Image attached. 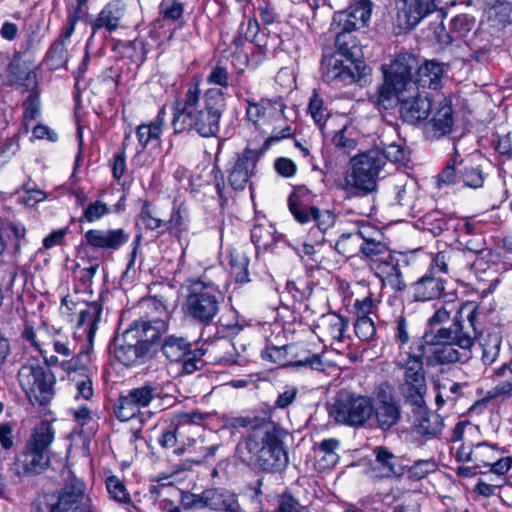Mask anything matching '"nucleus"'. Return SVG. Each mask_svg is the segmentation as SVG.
<instances>
[{"label":"nucleus","mask_w":512,"mask_h":512,"mask_svg":"<svg viewBox=\"0 0 512 512\" xmlns=\"http://www.w3.org/2000/svg\"><path fill=\"white\" fill-rule=\"evenodd\" d=\"M284 435L274 422H263L254 426L253 431L237 444L235 454L244 463L253 462L263 472H280L288 465Z\"/></svg>","instance_id":"1"},{"label":"nucleus","mask_w":512,"mask_h":512,"mask_svg":"<svg viewBox=\"0 0 512 512\" xmlns=\"http://www.w3.org/2000/svg\"><path fill=\"white\" fill-rule=\"evenodd\" d=\"M335 32L337 51L324 56L321 69L323 80L335 87L361 83L370 69L361 60L362 49L358 39L352 34L354 30L332 27Z\"/></svg>","instance_id":"2"},{"label":"nucleus","mask_w":512,"mask_h":512,"mask_svg":"<svg viewBox=\"0 0 512 512\" xmlns=\"http://www.w3.org/2000/svg\"><path fill=\"white\" fill-rule=\"evenodd\" d=\"M417 67L418 60L413 54H397L388 68L383 67L384 82L377 91V104L387 109L392 106L395 95L417 86L412 79Z\"/></svg>","instance_id":"3"},{"label":"nucleus","mask_w":512,"mask_h":512,"mask_svg":"<svg viewBox=\"0 0 512 512\" xmlns=\"http://www.w3.org/2000/svg\"><path fill=\"white\" fill-rule=\"evenodd\" d=\"M384 166L379 149L369 150L353 159L351 171L344 177L342 189L349 197L365 196L376 188L377 179Z\"/></svg>","instance_id":"4"},{"label":"nucleus","mask_w":512,"mask_h":512,"mask_svg":"<svg viewBox=\"0 0 512 512\" xmlns=\"http://www.w3.org/2000/svg\"><path fill=\"white\" fill-rule=\"evenodd\" d=\"M54 438L55 432L48 421H41L35 426L25 450L18 458L25 473L38 474L49 466L50 445Z\"/></svg>","instance_id":"5"},{"label":"nucleus","mask_w":512,"mask_h":512,"mask_svg":"<svg viewBox=\"0 0 512 512\" xmlns=\"http://www.w3.org/2000/svg\"><path fill=\"white\" fill-rule=\"evenodd\" d=\"M18 380L33 405H46L54 395L55 377L49 369L40 364L38 357H32L21 367Z\"/></svg>","instance_id":"6"},{"label":"nucleus","mask_w":512,"mask_h":512,"mask_svg":"<svg viewBox=\"0 0 512 512\" xmlns=\"http://www.w3.org/2000/svg\"><path fill=\"white\" fill-rule=\"evenodd\" d=\"M329 415L337 423L363 426L373 415V405L368 397L341 392L331 406Z\"/></svg>","instance_id":"7"},{"label":"nucleus","mask_w":512,"mask_h":512,"mask_svg":"<svg viewBox=\"0 0 512 512\" xmlns=\"http://www.w3.org/2000/svg\"><path fill=\"white\" fill-rule=\"evenodd\" d=\"M394 101L399 104L401 119L411 125L426 121L432 111V100L429 94L421 91L418 86L395 95Z\"/></svg>","instance_id":"8"},{"label":"nucleus","mask_w":512,"mask_h":512,"mask_svg":"<svg viewBox=\"0 0 512 512\" xmlns=\"http://www.w3.org/2000/svg\"><path fill=\"white\" fill-rule=\"evenodd\" d=\"M452 328H440L436 333L429 331L418 339L415 348L418 352H425L426 346H446L457 345L461 349H470L473 345L474 338L463 332V324L458 317H454Z\"/></svg>","instance_id":"9"},{"label":"nucleus","mask_w":512,"mask_h":512,"mask_svg":"<svg viewBox=\"0 0 512 512\" xmlns=\"http://www.w3.org/2000/svg\"><path fill=\"white\" fill-rule=\"evenodd\" d=\"M372 405L377 427L382 431L390 430L401 420V406L388 384L377 387Z\"/></svg>","instance_id":"10"},{"label":"nucleus","mask_w":512,"mask_h":512,"mask_svg":"<svg viewBox=\"0 0 512 512\" xmlns=\"http://www.w3.org/2000/svg\"><path fill=\"white\" fill-rule=\"evenodd\" d=\"M187 315L201 322L210 321L218 311V302L214 295L199 285L194 286L187 296L185 305Z\"/></svg>","instance_id":"11"},{"label":"nucleus","mask_w":512,"mask_h":512,"mask_svg":"<svg viewBox=\"0 0 512 512\" xmlns=\"http://www.w3.org/2000/svg\"><path fill=\"white\" fill-rule=\"evenodd\" d=\"M371 12L372 3L369 0L356 1L347 9L334 13L331 27L343 30H359L367 25Z\"/></svg>","instance_id":"12"},{"label":"nucleus","mask_w":512,"mask_h":512,"mask_svg":"<svg viewBox=\"0 0 512 512\" xmlns=\"http://www.w3.org/2000/svg\"><path fill=\"white\" fill-rule=\"evenodd\" d=\"M224 106V98L221 88H210L205 93V109L209 123H203V111H199V120L196 123V131L202 136L214 135L219 130V120Z\"/></svg>","instance_id":"13"},{"label":"nucleus","mask_w":512,"mask_h":512,"mask_svg":"<svg viewBox=\"0 0 512 512\" xmlns=\"http://www.w3.org/2000/svg\"><path fill=\"white\" fill-rule=\"evenodd\" d=\"M368 266L383 284L389 285L393 290L402 291L406 288L398 260L391 252L387 256L371 261Z\"/></svg>","instance_id":"14"},{"label":"nucleus","mask_w":512,"mask_h":512,"mask_svg":"<svg viewBox=\"0 0 512 512\" xmlns=\"http://www.w3.org/2000/svg\"><path fill=\"white\" fill-rule=\"evenodd\" d=\"M199 91L197 86L190 88L186 94L185 103L182 105L180 102H176L173 107L174 117L172 125L175 133H180L185 130L195 129L196 123L199 120V112L194 114L193 108L198 103Z\"/></svg>","instance_id":"15"},{"label":"nucleus","mask_w":512,"mask_h":512,"mask_svg":"<svg viewBox=\"0 0 512 512\" xmlns=\"http://www.w3.org/2000/svg\"><path fill=\"white\" fill-rule=\"evenodd\" d=\"M129 239L123 229H91L85 233L88 246L95 249L118 250Z\"/></svg>","instance_id":"16"},{"label":"nucleus","mask_w":512,"mask_h":512,"mask_svg":"<svg viewBox=\"0 0 512 512\" xmlns=\"http://www.w3.org/2000/svg\"><path fill=\"white\" fill-rule=\"evenodd\" d=\"M375 460L371 464V473L375 478L400 477L403 474V467L398 458L386 447L374 448Z\"/></svg>","instance_id":"17"},{"label":"nucleus","mask_w":512,"mask_h":512,"mask_svg":"<svg viewBox=\"0 0 512 512\" xmlns=\"http://www.w3.org/2000/svg\"><path fill=\"white\" fill-rule=\"evenodd\" d=\"M453 124L452 106L447 100H443L433 117L425 123V134L428 138H440L451 132Z\"/></svg>","instance_id":"18"},{"label":"nucleus","mask_w":512,"mask_h":512,"mask_svg":"<svg viewBox=\"0 0 512 512\" xmlns=\"http://www.w3.org/2000/svg\"><path fill=\"white\" fill-rule=\"evenodd\" d=\"M435 9L434 0H399V17L404 18L408 28H414Z\"/></svg>","instance_id":"19"},{"label":"nucleus","mask_w":512,"mask_h":512,"mask_svg":"<svg viewBox=\"0 0 512 512\" xmlns=\"http://www.w3.org/2000/svg\"><path fill=\"white\" fill-rule=\"evenodd\" d=\"M396 199L400 206L404 207L411 216L417 217L422 212L419 199L418 184L414 179L406 178L404 183L396 185Z\"/></svg>","instance_id":"20"},{"label":"nucleus","mask_w":512,"mask_h":512,"mask_svg":"<svg viewBox=\"0 0 512 512\" xmlns=\"http://www.w3.org/2000/svg\"><path fill=\"white\" fill-rule=\"evenodd\" d=\"M166 329V322L161 317L139 322V352L156 351V341Z\"/></svg>","instance_id":"21"},{"label":"nucleus","mask_w":512,"mask_h":512,"mask_svg":"<svg viewBox=\"0 0 512 512\" xmlns=\"http://www.w3.org/2000/svg\"><path fill=\"white\" fill-rule=\"evenodd\" d=\"M416 79L414 82L420 88H429L436 90L440 87L441 79L444 73L443 65L435 60L425 61L422 65L418 64L415 70Z\"/></svg>","instance_id":"22"},{"label":"nucleus","mask_w":512,"mask_h":512,"mask_svg":"<svg viewBox=\"0 0 512 512\" xmlns=\"http://www.w3.org/2000/svg\"><path fill=\"white\" fill-rule=\"evenodd\" d=\"M444 291V281L433 275H424L413 284L414 299L429 301L439 298Z\"/></svg>","instance_id":"23"},{"label":"nucleus","mask_w":512,"mask_h":512,"mask_svg":"<svg viewBox=\"0 0 512 512\" xmlns=\"http://www.w3.org/2000/svg\"><path fill=\"white\" fill-rule=\"evenodd\" d=\"M255 166L254 152L246 150L238 157L230 175V185L234 190H243L249 180V169Z\"/></svg>","instance_id":"24"},{"label":"nucleus","mask_w":512,"mask_h":512,"mask_svg":"<svg viewBox=\"0 0 512 512\" xmlns=\"http://www.w3.org/2000/svg\"><path fill=\"white\" fill-rule=\"evenodd\" d=\"M419 220L422 223L423 229L427 230L434 236H438L450 228L457 229L461 224L457 219L447 217L439 210L428 212L423 216H420Z\"/></svg>","instance_id":"25"},{"label":"nucleus","mask_w":512,"mask_h":512,"mask_svg":"<svg viewBox=\"0 0 512 512\" xmlns=\"http://www.w3.org/2000/svg\"><path fill=\"white\" fill-rule=\"evenodd\" d=\"M83 498L84 484L76 480L62 489L60 494L56 496V503L60 512H72L76 506H81L80 503Z\"/></svg>","instance_id":"26"},{"label":"nucleus","mask_w":512,"mask_h":512,"mask_svg":"<svg viewBox=\"0 0 512 512\" xmlns=\"http://www.w3.org/2000/svg\"><path fill=\"white\" fill-rule=\"evenodd\" d=\"M321 335L333 344L334 341H341L347 327V321L336 313L323 315L318 324Z\"/></svg>","instance_id":"27"},{"label":"nucleus","mask_w":512,"mask_h":512,"mask_svg":"<svg viewBox=\"0 0 512 512\" xmlns=\"http://www.w3.org/2000/svg\"><path fill=\"white\" fill-rule=\"evenodd\" d=\"M249 37H252L251 42L263 50V52L275 51L281 43V40L276 32L271 33V31L267 30L266 28L260 29L256 22L254 23L253 28L251 21H249V28L246 33V39Z\"/></svg>","instance_id":"28"},{"label":"nucleus","mask_w":512,"mask_h":512,"mask_svg":"<svg viewBox=\"0 0 512 512\" xmlns=\"http://www.w3.org/2000/svg\"><path fill=\"white\" fill-rule=\"evenodd\" d=\"M124 14V5L120 1L108 3L100 12L93 24V29L106 28L108 31H114L119 26V21Z\"/></svg>","instance_id":"29"},{"label":"nucleus","mask_w":512,"mask_h":512,"mask_svg":"<svg viewBox=\"0 0 512 512\" xmlns=\"http://www.w3.org/2000/svg\"><path fill=\"white\" fill-rule=\"evenodd\" d=\"M230 277L236 284L242 285L248 283L249 279V258L247 253L239 248H233L230 251Z\"/></svg>","instance_id":"30"},{"label":"nucleus","mask_w":512,"mask_h":512,"mask_svg":"<svg viewBox=\"0 0 512 512\" xmlns=\"http://www.w3.org/2000/svg\"><path fill=\"white\" fill-rule=\"evenodd\" d=\"M339 441L334 438L325 439L314 448L315 457L321 469H330L336 465L339 460L337 450Z\"/></svg>","instance_id":"31"},{"label":"nucleus","mask_w":512,"mask_h":512,"mask_svg":"<svg viewBox=\"0 0 512 512\" xmlns=\"http://www.w3.org/2000/svg\"><path fill=\"white\" fill-rule=\"evenodd\" d=\"M278 239L276 229L271 223H260L251 229V240L257 249L267 250L272 247Z\"/></svg>","instance_id":"32"},{"label":"nucleus","mask_w":512,"mask_h":512,"mask_svg":"<svg viewBox=\"0 0 512 512\" xmlns=\"http://www.w3.org/2000/svg\"><path fill=\"white\" fill-rule=\"evenodd\" d=\"M101 314V306L97 302H92L86 309L82 310L78 319V328L87 326L84 332L87 334L89 343H92L96 325Z\"/></svg>","instance_id":"33"},{"label":"nucleus","mask_w":512,"mask_h":512,"mask_svg":"<svg viewBox=\"0 0 512 512\" xmlns=\"http://www.w3.org/2000/svg\"><path fill=\"white\" fill-rule=\"evenodd\" d=\"M463 165V159L454 148V155L447 161L446 166L438 174V186L453 185L460 181V169Z\"/></svg>","instance_id":"34"},{"label":"nucleus","mask_w":512,"mask_h":512,"mask_svg":"<svg viewBox=\"0 0 512 512\" xmlns=\"http://www.w3.org/2000/svg\"><path fill=\"white\" fill-rule=\"evenodd\" d=\"M10 81L28 91L36 86V74L29 67L20 63H11L9 66Z\"/></svg>","instance_id":"35"},{"label":"nucleus","mask_w":512,"mask_h":512,"mask_svg":"<svg viewBox=\"0 0 512 512\" xmlns=\"http://www.w3.org/2000/svg\"><path fill=\"white\" fill-rule=\"evenodd\" d=\"M285 105L283 103H272L270 101H262L261 103H249L247 107V118L256 124L261 116L266 114L267 110H274L276 112V120L280 121L285 118L284 116Z\"/></svg>","instance_id":"36"},{"label":"nucleus","mask_w":512,"mask_h":512,"mask_svg":"<svg viewBox=\"0 0 512 512\" xmlns=\"http://www.w3.org/2000/svg\"><path fill=\"white\" fill-rule=\"evenodd\" d=\"M409 356L405 371L407 388L420 387V389H425L426 383L422 361L420 357H412V354H409Z\"/></svg>","instance_id":"37"},{"label":"nucleus","mask_w":512,"mask_h":512,"mask_svg":"<svg viewBox=\"0 0 512 512\" xmlns=\"http://www.w3.org/2000/svg\"><path fill=\"white\" fill-rule=\"evenodd\" d=\"M443 427V419L435 413L424 412L416 424V430L420 435L435 437L440 434Z\"/></svg>","instance_id":"38"},{"label":"nucleus","mask_w":512,"mask_h":512,"mask_svg":"<svg viewBox=\"0 0 512 512\" xmlns=\"http://www.w3.org/2000/svg\"><path fill=\"white\" fill-rule=\"evenodd\" d=\"M332 142L345 154H350L357 147V133L351 126H344L332 138Z\"/></svg>","instance_id":"39"},{"label":"nucleus","mask_w":512,"mask_h":512,"mask_svg":"<svg viewBox=\"0 0 512 512\" xmlns=\"http://www.w3.org/2000/svg\"><path fill=\"white\" fill-rule=\"evenodd\" d=\"M288 207L294 218L301 224L313 221L316 207L308 206L299 200L297 194L292 193L288 198Z\"/></svg>","instance_id":"40"},{"label":"nucleus","mask_w":512,"mask_h":512,"mask_svg":"<svg viewBox=\"0 0 512 512\" xmlns=\"http://www.w3.org/2000/svg\"><path fill=\"white\" fill-rule=\"evenodd\" d=\"M139 322H135L129 329L125 330L122 335L115 337L114 345L116 349L122 351L135 349L139 352Z\"/></svg>","instance_id":"41"},{"label":"nucleus","mask_w":512,"mask_h":512,"mask_svg":"<svg viewBox=\"0 0 512 512\" xmlns=\"http://www.w3.org/2000/svg\"><path fill=\"white\" fill-rule=\"evenodd\" d=\"M189 354H183L175 359L171 358V369L177 371L178 375L191 374L203 367L204 361L201 357L193 354V357H187Z\"/></svg>","instance_id":"42"},{"label":"nucleus","mask_w":512,"mask_h":512,"mask_svg":"<svg viewBox=\"0 0 512 512\" xmlns=\"http://www.w3.org/2000/svg\"><path fill=\"white\" fill-rule=\"evenodd\" d=\"M140 410L134 403L133 399L127 393L126 395H121L114 405V414L120 421H128L136 416H138Z\"/></svg>","instance_id":"43"},{"label":"nucleus","mask_w":512,"mask_h":512,"mask_svg":"<svg viewBox=\"0 0 512 512\" xmlns=\"http://www.w3.org/2000/svg\"><path fill=\"white\" fill-rule=\"evenodd\" d=\"M460 180H462L464 186L476 189L482 187L484 177L478 166L463 161L460 168Z\"/></svg>","instance_id":"44"},{"label":"nucleus","mask_w":512,"mask_h":512,"mask_svg":"<svg viewBox=\"0 0 512 512\" xmlns=\"http://www.w3.org/2000/svg\"><path fill=\"white\" fill-rule=\"evenodd\" d=\"M359 251L364 255L368 264L375 259H379L391 252L385 243L379 239L361 243Z\"/></svg>","instance_id":"45"},{"label":"nucleus","mask_w":512,"mask_h":512,"mask_svg":"<svg viewBox=\"0 0 512 512\" xmlns=\"http://www.w3.org/2000/svg\"><path fill=\"white\" fill-rule=\"evenodd\" d=\"M325 354H313L304 360L291 362L289 366L308 367L312 370L324 372L328 367L334 366V361L324 358Z\"/></svg>","instance_id":"46"},{"label":"nucleus","mask_w":512,"mask_h":512,"mask_svg":"<svg viewBox=\"0 0 512 512\" xmlns=\"http://www.w3.org/2000/svg\"><path fill=\"white\" fill-rule=\"evenodd\" d=\"M128 393L138 409L141 410V408L147 407L154 399L155 388L150 385H144L142 387L131 389Z\"/></svg>","instance_id":"47"},{"label":"nucleus","mask_w":512,"mask_h":512,"mask_svg":"<svg viewBox=\"0 0 512 512\" xmlns=\"http://www.w3.org/2000/svg\"><path fill=\"white\" fill-rule=\"evenodd\" d=\"M235 45V52L232 54V65L242 71L244 67L248 66L249 64V57H248V50L252 48L251 44H249L247 47L244 44V40L239 37L235 39L234 43Z\"/></svg>","instance_id":"48"},{"label":"nucleus","mask_w":512,"mask_h":512,"mask_svg":"<svg viewBox=\"0 0 512 512\" xmlns=\"http://www.w3.org/2000/svg\"><path fill=\"white\" fill-rule=\"evenodd\" d=\"M106 487L110 496L118 502H130V495L126 490L123 482L116 476H110L106 480Z\"/></svg>","instance_id":"49"},{"label":"nucleus","mask_w":512,"mask_h":512,"mask_svg":"<svg viewBox=\"0 0 512 512\" xmlns=\"http://www.w3.org/2000/svg\"><path fill=\"white\" fill-rule=\"evenodd\" d=\"M436 464L430 460H419L415 462L407 471L409 479L419 481L429 473L436 471Z\"/></svg>","instance_id":"50"},{"label":"nucleus","mask_w":512,"mask_h":512,"mask_svg":"<svg viewBox=\"0 0 512 512\" xmlns=\"http://www.w3.org/2000/svg\"><path fill=\"white\" fill-rule=\"evenodd\" d=\"M487 449H488V444L486 442L477 444L475 446L474 450H470L468 452H466L465 449L462 447V448L458 449V451H457V459H458V461H466V462L476 461L477 465L475 466V468L481 467V465H483L484 467H487L489 465V463L480 459V453L482 452V450H487Z\"/></svg>","instance_id":"51"},{"label":"nucleus","mask_w":512,"mask_h":512,"mask_svg":"<svg viewBox=\"0 0 512 512\" xmlns=\"http://www.w3.org/2000/svg\"><path fill=\"white\" fill-rule=\"evenodd\" d=\"M380 156L384 158V164L386 160L393 163H402L407 160V153L405 149L399 144H389L383 150H380Z\"/></svg>","instance_id":"52"},{"label":"nucleus","mask_w":512,"mask_h":512,"mask_svg":"<svg viewBox=\"0 0 512 512\" xmlns=\"http://www.w3.org/2000/svg\"><path fill=\"white\" fill-rule=\"evenodd\" d=\"M354 328L356 335L362 340H369L376 333L375 324L370 317H358Z\"/></svg>","instance_id":"53"},{"label":"nucleus","mask_w":512,"mask_h":512,"mask_svg":"<svg viewBox=\"0 0 512 512\" xmlns=\"http://www.w3.org/2000/svg\"><path fill=\"white\" fill-rule=\"evenodd\" d=\"M162 350H181L185 352H203L202 348L191 350V343L182 337L171 335L160 345Z\"/></svg>","instance_id":"54"},{"label":"nucleus","mask_w":512,"mask_h":512,"mask_svg":"<svg viewBox=\"0 0 512 512\" xmlns=\"http://www.w3.org/2000/svg\"><path fill=\"white\" fill-rule=\"evenodd\" d=\"M277 512H309L307 507L301 505L300 502L291 494L284 493L279 501Z\"/></svg>","instance_id":"55"},{"label":"nucleus","mask_w":512,"mask_h":512,"mask_svg":"<svg viewBox=\"0 0 512 512\" xmlns=\"http://www.w3.org/2000/svg\"><path fill=\"white\" fill-rule=\"evenodd\" d=\"M203 506L212 510H221L224 496L218 489H207L202 493Z\"/></svg>","instance_id":"56"},{"label":"nucleus","mask_w":512,"mask_h":512,"mask_svg":"<svg viewBox=\"0 0 512 512\" xmlns=\"http://www.w3.org/2000/svg\"><path fill=\"white\" fill-rule=\"evenodd\" d=\"M48 57L53 61L55 68L62 66L67 61V49L64 40H58L51 46Z\"/></svg>","instance_id":"57"},{"label":"nucleus","mask_w":512,"mask_h":512,"mask_svg":"<svg viewBox=\"0 0 512 512\" xmlns=\"http://www.w3.org/2000/svg\"><path fill=\"white\" fill-rule=\"evenodd\" d=\"M351 236L352 233H344L339 237L335 244V249L339 254L350 257L359 250V244H354Z\"/></svg>","instance_id":"58"},{"label":"nucleus","mask_w":512,"mask_h":512,"mask_svg":"<svg viewBox=\"0 0 512 512\" xmlns=\"http://www.w3.org/2000/svg\"><path fill=\"white\" fill-rule=\"evenodd\" d=\"M314 211L313 221L317 224L321 232H325L332 227L336 220V215L331 210H319L317 207Z\"/></svg>","instance_id":"59"},{"label":"nucleus","mask_w":512,"mask_h":512,"mask_svg":"<svg viewBox=\"0 0 512 512\" xmlns=\"http://www.w3.org/2000/svg\"><path fill=\"white\" fill-rule=\"evenodd\" d=\"M472 23L465 15L456 16L451 20L450 30L457 38H462L471 30Z\"/></svg>","instance_id":"60"},{"label":"nucleus","mask_w":512,"mask_h":512,"mask_svg":"<svg viewBox=\"0 0 512 512\" xmlns=\"http://www.w3.org/2000/svg\"><path fill=\"white\" fill-rule=\"evenodd\" d=\"M107 213H109L107 205L101 201H95L84 210L83 217L88 222H94Z\"/></svg>","instance_id":"61"},{"label":"nucleus","mask_w":512,"mask_h":512,"mask_svg":"<svg viewBox=\"0 0 512 512\" xmlns=\"http://www.w3.org/2000/svg\"><path fill=\"white\" fill-rule=\"evenodd\" d=\"M160 133L161 129L158 125H140L137 129L138 140L143 146L151 140H157Z\"/></svg>","instance_id":"62"},{"label":"nucleus","mask_w":512,"mask_h":512,"mask_svg":"<svg viewBox=\"0 0 512 512\" xmlns=\"http://www.w3.org/2000/svg\"><path fill=\"white\" fill-rule=\"evenodd\" d=\"M33 512H60L56 503V496L53 494H44L38 497Z\"/></svg>","instance_id":"63"},{"label":"nucleus","mask_w":512,"mask_h":512,"mask_svg":"<svg viewBox=\"0 0 512 512\" xmlns=\"http://www.w3.org/2000/svg\"><path fill=\"white\" fill-rule=\"evenodd\" d=\"M276 172L285 178L293 177L296 174V164L289 158L280 157L274 162Z\"/></svg>","instance_id":"64"}]
</instances>
